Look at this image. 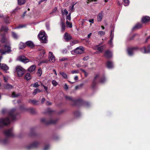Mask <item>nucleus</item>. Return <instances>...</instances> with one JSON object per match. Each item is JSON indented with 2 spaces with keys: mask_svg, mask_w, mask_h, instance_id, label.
<instances>
[{
  "mask_svg": "<svg viewBox=\"0 0 150 150\" xmlns=\"http://www.w3.org/2000/svg\"><path fill=\"white\" fill-rule=\"evenodd\" d=\"M18 47L20 49L23 50L26 47V44L21 42L19 43Z\"/></svg>",
  "mask_w": 150,
  "mask_h": 150,
  "instance_id": "obj_23",
  "label": "nucleus"
},
{
  "mask_svg": "<svg viewBox=\"0 0 150 150\" xmlns=\"http://www.w3.org/2000/svg\"><path fill=\"white\" fill-rule=\"evenodd\" d=\"M136 35H137V34H134L130 36L128 38V40L130 41L133 40Z\"/></svg>",
  "mask_w": 150,
  "mask_h": 150,
  "instance_id": "obj_41",
  "label": "nucleus"
},
{
  "mask_svg": "<svg viewBox=\"0 0 150 150\" xmlns=\"http://www.w3.org/2000/svg\"><path fill=\"white\" fill-rule=\"evenodd\" d=\"M13 96V97H16L18 96V95H16L15 92H13L12 94Z\"/></svg>",
  "mask_w": 150,
  "mask_h": 150,
  "instance_id": "obj_64",
  "label": "nucleus"
},
{
  "mask_svg": "<svg viewBox=\"0 0 150 150\" xmlns=\"http://www.w3.org/2000/svg\"><path fill=\"white\" fill-rule=\"evenodd\" d=\"M123 4L125 6H127L129 4V0H123Z\"/></svg>",
  "mask_w": 150,
  "mask_h": 150,
  "instance_id": "obj_38",
  "label": "nucleus"
},
{
  "mask_svg": "<svg viewBox=\"0 0 150 150\" xmlns=\"http://www.w3.org/2000/svg\"><path fill=\"white\" fill-rule=\"evenodd\" d=\"M80 70L84 73L85 76L87 77L88 76V74L84 70L81 69Z\"/></svg>",
  "mask_w": 150,
  "mask_h": 150,
  "instance_id": "obj_49",
  "label": "nucleus"
},
{
  "mask_svg": "<svg viewBox=\"0 0 150 150\" xmlns=\"http://www.w3.org/2000/svg\"><path fill=\"white\" fill-rule=\"evenodd\" d=\"M12 35L13 38L16 39H18V37L17 34L15 32H12Z\"/></svg>",
  "mask_w": 150,
  "mask_h": 150,
  "instance_id": "obj_37",
  "label": "nucleus"
},
{
  "mask_svg": "<svg viewBox=\"0 0 150 150\" xmlns=\"http://www.w3.org/2000/svg\"><path fill=\"white\" fill-rule=\"evenodd\" d=\"M74 4L73 5L71 6H70L69 7V8L71 10V11L72 12H73L74 11Z\"/></svg>",
  "mask_w": 150,
  "mask_h": 150,
  "instance_id": "obj_51",
  "label": "nucleus"
},
{
  "mask_svg": "<svg viewBox=\"0 0 150 150\" xmlns=\"http://www.w3.org/2000/svg\"><path fill=\"white\" fill-rule=\"evenodd\" d=\"M4 22L6 23H9V18L8 17H7L4 19Z\"/></svg>",
  "mask_w": 150,
  "mask_h": 150,
  "instance_id": "obj_50",
  "label": "nucleus"
},
{
  "mask_svg": "<svg viewBox=\"0 0 150 150\" xmlns=\"http://www.w3.org/2000/svg\"><path fill=\"white\" fill-rule=\"evenodd\" d=\"M19 113L16 111V109L13 108L8 113V117L0 118V127L7 126L10 123V119L12 121H14L16 119V116Z\"/></svg>",
  "mask_w": 150,
  "mask_h": 150,
  "instance_id": "obj_1",
  "label": "nucleus"
},
{
  "mask_svg": "<svg viewBox=\"0 0 150 150\" xmlns=\"http://www.w3.org/2000/svg\"><path fill=\"white\" fill-rule=\"evenodd\" d=\"M65 98L67 100H69L72 102H73V103L72 104L73 105H77L78 102L76 101L77 100V99L75 100L72 98V97L68 96H65Z\"/></svg>",
  "mask_w": 150,
  "mask_h": 150,
  "instance_id": "obj_10",
  "label": "nucleus"
},
{
  "mask_svg": "<svg viewBox=\"0 0 150 150\" xmlns=\"http://www.w3.org/2000/svg\"><path fill=\"white\" fill-rule=\"evenodd\" d=\"M31 86H33L35 88H37L38 87L39 85L38 84V83L37 82H36L34 84H32Z\"/></svg>",
  "mask_w": 150,
  "mask_h": 150,
  "instance_id": "obj_43",
  "label": "nucleus"
},
{
  "mask_svg": "<svg viewBox=\"0 0 150 150\" xmlns=\"http://www.w3.org/2000/svg\"><path fill=\"white\" fill-rule=\"evenodd\" d=\"M40 144V143L37 141H35L33 142L31 144L26 146V148L28 150L31 149H35L37 148Z\"/></svg>",
  "mask_w": 150,
  "mask_h": 150,
  "instance_id": "obj_6",
  "label": "nucleus"
},
{
  "mask_svg": "<svg viewBox=\"0 0 150 150\" xmlns=\"http://www.w3.org/2000/svg\"><path fill=\"white\" fill-rule=\"evenodd\" d=\"M84 49L81 46L76 48L74 50L75 53L79 54H80L83 53Z\"/></svg>",
  "mask_w": 150,
  "mask_h": 150,
  "instance_id": "obj_11",
  "label": "nucleus"
},
{
  "mask_svg": "<svg viewBox=\"0 0 150 150\" xmlns=\"http://www.w3.org/2000/svg\"><path fill=\"white\" fill-rule=\"evenodd\" d=\"M74 115L76 117H79L81 115L80 113L78 111H76L74 112Z\"/></svg>",
  "mask_w": 150,
  "mask_h": 150,
  "instance_id": "obj_39",
  "label": "nucleus"
},
{
  "mask_svg": "<svg viewBox=\"0 0 150 150\" xmlns=\"http://www.w3.org/2000/svg\"><path fill=\"white\" fill-rule=\"evenodd\" d=\"M103 17V16L102 12L99 13L97 16L98 21L99 22L101 21H102Z\"/></svg>",
  "mask_w": 150,
  "mask_h": 150,
  "instance_id": "obj_28",
  "label": "nucleus"
},
{
  "mask_svg": "<svg viewBox=\"0 0 150 150\" xmlns=\"http://www.w3.org/2000/svg\"><path fill=\"white\" fill-rule=\"evenodd\" d=\"M76 101L78 102L77 105H83L86 107H88L90 105V104L88 102L84 101L81 99H78Z\"/></svg>",
  "mask_w": 150,
  "mask_h": 150,
  "instance_id": "obj_8",
  "label": "nucleus"
},
{
  "mask_svg": "<svg viewBox=\"0 0 150 150\" xmlns=\"http://www.w3.org/2000/svg\"><path fill=\"white\" fill-rule=\"evenodd\" d=\"M31 78V75L29 73H27L24 77V79H26L27 81L30 80Z\"/></svg>",
  "mask_w": 150,
  "mask_h": 150,
  "instance_id": "obj_30",
  "label": "nucleus"
},
{
  "mask_svg": "<svg viewBox=\"0 0 150 150\" xmlns=\"http://www.w3.org/2000/svg\"><path fill=\"white\" fill-rule=\"evenodd\" d=\"M64 88L66 90H67L68 89V86L66 83L64 84Z\"/></svg>",
  "mask_w": 150,
  "mask_h": 150,
  "instance_id": "obj_63",
  "label": "nucleus"
},
{
  "mask_svg": "<svg viewBox=\"0 0 150 150\" xmlns=\"http://www.w3.org/2000/svg\"><path fill=\"white\" fill-rule=\"evenodd\" d=\"M142 27V25L139 23L136 24L132 28V30L134 31L135 30L139 29L141 28Z\"/></svg>",
  "mask_w": 150,
  "mask_h": 150,
  "instance_id": "obj_17",
  "label": "nucleus"
},
{
  "mask_svg": "<svg viewBox=\"0 0 150 150\" xmlns=\"http://www.w3.org/2000/svg\"><path fill=\"white\" fill-rule=\"evenodd\" d=\"M58 119L52 120L51 119L48 120L45 118H42L41 120V122L46 125L54 124L58 121Z\"/></svg>",
  "mask_w": 150,
  "mask_h": 150,
  "instance_id": "obj_3",
  "label": "nucleus"
},
{
  "mask_svg": "<svg viewBox=\"0 0 150 150\" xmlns=\"http://www.w3.org/2000/svg\"><path fill=\"white\" fill-rule=\"evenodd\" d=\"M89 57L88 56H87L84 57L83 59V60L84 61H86L88 59H89Z\"/></svg>",
  "mask_w": 150,
  "mask_h": 150,
  "instance_id": "obj_62",
  "label": "nucleus"
},
{
  "mask_svg": "<svg viewBox=\"0 0 150 150\" xmlns=\"http://www.w3.org/2000/svg\"><path fill=\"white\" fill-rule=\"evenodd\" d=\"M16 71L18 77L22 76L26 71L25 70L20 66H18L16 67Z\"/></svg>",
  "mask_w": 150,
  "mask_h": 150,
  "instance_id": "obj_4",
  "label": "nucleus"
},
{
  "mask_svg": "<svg viewBox=\"0 0 150 150\" xmlns=\"http://www.w3.org/2000/svg\"><path fill=\"white\" fill-rule=\"evenodd\" d=\"M150 20V17L146 16H144L143 17L142 19V21L143 23H146L148 21H149Z\"/></svg>",
  "mask_w": 150,
  "mask_h": 150,
  "instance_id": "obj_21",
  "label": "nucleus"
},
{
  "mask_svg": "<svg viewBox=\"0 0 150 150\" xmlns=\"http://www.w3.org/2000/svg\"><path fill=\"white\" fill-rule=\"evenodd\" d=\"M83 85V84L82 83L79 85H77L75 87V89L76 90L79 89L81 88L82 86Z\"/></svg>",
  "mask_w": 150,
  "mask_h": 150,
  "instance_id": "obj_42",
  "label": "nucleus"
},
{
  "mask_svg": "<svg viewBox=\"0 0 150 150\" xmlns=\"http://www.w3.org/2000/svg\"><path fill=\"white\" fill-rule=\"evenodd\" d=\"M4 89H11L13 88V86L9 84H4L3 86Z\"/></svg>",
  "mask_w": 150,
  "mask_h": 150,
  "instance_id": "obj_20",
  "label": "nucleus"
},
{
  "mask_svg": "<svg viewBox=\"0 0 150 150\" xmlns=\"http://www.w3.org/2000/svg\"><path fill=\"white\" fill-rule=\"evenodd\" d=\"M18 60L25 63L29 62V59L24 56H20L18 57Z\"/></svg>",
  "mask_w": 150,
  "mask_h": 150,
  "instance_id": "obj_12",
  "label": "nucleus"
},
{
  "mask_svg": "<svg viewBox=\"0 0 150 150\" xmlns=\"http://www.w3.org/2000/svg\"><path fill=\"white\" fill-rule=\"evenodd\" d=\"M49 145H46L44 148L43 150H47L49 148Z\"/></svg>",
  "mask_w": 150,
  "mask_h": 150,
  "instance_id": "obj_61",
  "label": "nucleus"
},
{
  "mask_svg": "<svg viewBox=\"0 0 150 150\" xmlns=\"http://www.w3.org/2000/svg\"><path fill=\"white\" fill-rule=\"evenodd\" d=\"M4 47L5 50L3 49L0 50V53H1L2 55L5 54L6 53H9L11 52V47L10 46L5 45Z\"/></svg>",
  "mask_w": 150,
  "mask_h": 150,
  "instance_id": "obj_5",
  "label": "nucleus"
},
{
  "mask_svg": "<svg viewBox=\"0 0 150 150\" xmlns=\"http://www.w3.org/2000/svg\"><path fill=\"white\" fill-rule=\"evenodd\" d=\"M139 49V48L138 47H129L127 49L128 54L129 56H132L134 54V51L138 50Z\"/></svg>",
  "mask_w": 150,
  "mask_h": 150,
  "instance_id": "obj_9",
  "label": "nucleus"
},
{
  "mask_svg": "<svg viewBox=\"0 0 150 150\" xmlns=\"http://www.w3.org/2000/svg\"><path fill=\"white\" fill-rule=\"evenodd\" d=\"M30 101L34 105H37V103L38 102V101H36L34 100H30Z\"/></svg>",
  "mask_w": 150,
  "mask_h": 150,
  "instance_id": "obj_52",
  "label": "nucleus"
},
{
  "mask_svg": "<svg viewBox=\"0 0 150 150\" xmlns=\"http://www.w3.org/2000/svg\"><path fill=\"white\" fill-rule=\"evenodd\" d=\"M45 35V32H43L40 33L38 34V38L40 40Z\"/></svg>",
  "mask_w": 150,
  "mask_h": 150,
  "instance_id": "obj_32",
  "label": "nucleus"
},
{
  "mask_svg": "<svg viewBox=\"0 0 150 150\" xmlns=\"http://www.w3.org/2000/svg\"><path fill=\"white\" fill-rule=\"evenodd\" d=\"M40 40L43 43H46V41H47V38L46 36H44L42 38L40 39Z\"/></svg>",
  "mask_w": 150,
  "mask_h": 150,
  "instance_id": "obj_40",
  "label": "nucleus"
},
{
  "mask_svg": "<svg viewBox=\"0 0 150 150\" xmlns=\"http://www.w3.org/2000/svg\"><path fill=\"white\" fill-rule=\"evenodd\" d=\"M104 56L107 59H110L112 57V53L109 50H106L105 52Z\"/></svg>",
  "mask_w": 150,
  "mask_h": 150,
  "instance_id": "obj_13",
  "label": "nucleus"
},
{
  "mask_svg": "<svg viewBox=\"0 0 150 150\" xmlns=\"http://www.w3.org/2000/svg\"><path fill=\"white\" fill-rule=\"evenodd\" d=\"M13 131L12 128L8 129L4 131V134L7 137H13Z\"/></svg>",
  "mask_w": 150,
  "mask_h": 150,
  "instance_id": "obj_7",
  "label": "nucleus"
},
{
  "mask_svg": "<svg viewBox=\"0 0 150 150\" xmlns=\"http://www.w3.org/2000/svg\"><path fill=\"white\" fill-rule=\"evenodd\" d=\"M35 68L36 66L35 65H33L30 67L28 70L29 72H32L35 70Z\"/></svg>",
  "mask_w": 150,
  "mask_h": 150,
  "instance_id": "obj_25",
  "label": "nucleus"
},
{
  "mask_svg": "<svg viewBox=\"0 0 150 150\" xmlns=\"http://www.w3.org/2000/svg\"><path fill=\"white\" fill-rule=\"evenodd\" d=\"M18 4L19 5L24 4L26 2L25 0H18Z\"/></svg>",
  "mask_w": 150,
  "mask_h": 150,
  "instance_id": "obj_31",
  "label": "nucleus"
},
{
  "mask_svg": "<svg viewBox=\"0 0 150 150\" xmlns=\"http://www.w3.org/2000/svg\"><path fill=\"white\" fill-rule=\"evenodd\" d=\"M105 34V32L103 31H99L98 32V34L101 36Z\"/></svg>",
  "mask_w": 150,
  "mask_h": 150,
  "instance_id": "obj_56",
  "label": "nucleus"
},
{
  "mask_svg": "<svg viewBox=\"0 0 150 150\" xmlns=\"http://www.w3.org/2000/svg\"><path fill=\"white\" fill-rule=\"evenodd\" d=\"M6 33V32H1L0 30V35L2 36V37H5Z\"/></svg>",
  "mask_w": 150,
  "mask_h": 150,
  "instance_id": "obj_53",
  "label": "nucleus"
},
{
  "mask_svg": "<svg viewBox=\"0 0 150 150\" xmlns=\"http://www.w3.org/2000/svg\"><path fill=\"white\" fill-rule=\"evenodd\" d=\"M71 13H70L66 17V19L68 20H70L71 19Z\"/></svg>",
  "mask_w": 150,
  "mask_h": 150,
  "instance_id": "obj_57",
  "label": "nucleus"
},
{
  "mask_svg": "<svg viewBox=\"0 0 150 150\" xmlns=\"http://www.w3.org/2000/svg\"><path fill=\"white\" fill-rule=\"evenodd\" d=\"M49 62L48 60H42L40 61V63H47Z\"/></svg>",
  "mask_w": 150,
  "mask_h": 150,
  "instance_id": "obj_58",
  "label": "nucleus"
},
{
  "mask_svg": "<svg viewBox=\"0 0 150 150\" xmlns=\"http://www.w3.org/2000/svg\"><path fill=\"white\" fill-rule=\"evenodd\" d=\"M142 52L144 53H150V45H149L146 48L145 46L141 48L140 49Z\"/></svg>",
  "mask_w": 150,
  "mask_h": 150,
  "instance_id": "obj_14",
  "label": "nucleus"
},
{
  "mask_svg": "<svg viewBox=\"0 0 150 150\" xmlns=\"http://www.w3.org/2000/svg\"><path fill=\"white\" fill-rule=\"evenodd\" d=\"M0 41L2 43H5L6 42V38L5 37H2Z\"/></svg>",
  "mask_w": 150,
  "mask_h": 150,
  "instance_id": "obj_47",
  "label": "nucleus"
},
{
  "mask_svg": "<svg viewBox=\"0 0 150 150\" xmlns=\"http://www.w3.org/2000/svg\"><path fill=\"white\" fill-rule=\"evenodd\" d=\"M106 81V79L104 75L103 74L100 75L99 74H97L94 77L91 84L92 88L94 89L96 85L98 82L103 83H104Z\"/></svg>",
  "mask_w": 150,
  "mask_h": 150,
  "instance_id": "obj_2",
  "label": "nucleus"
},
{
  "mask_svg": "<svg viewBox=\"0 0 150 150\" xmlns=\"http://www.w3.org/2000/svg\"><path fill=\"white\" fill-rule=\"evenodd\" d=\"M112 32H113L112 30H111V35L110 36V40H112L113 38V36L114 34L113 33H112Z\"/></svg>",
  "mask_w": 150,
  "mask_h": 150,
  "instance_id": "obj_54",
  "label": "nucleus"
},
{
  "mask_svg": "<svg viewBox=\"0 0 150 150\" xmlns=\"http://www.w3.org/2000/svg\"><path fill=\"white\" fill-rule=\"evenodd\" d=\"M8 30V28L7 27L2 26L1 27L0 31L1 32H7Z\"/></svg>",
  "mask_w": 150,
  "mask_h": 150,
  "instance_id": "obj_27",
  "label": "nucleus"
},
{
  "mask_svg": "<svg viewBox=\"0 0 150 150\" xmlns=\"http://www.w3.org/2000/svg\"><path fill=\"white\" fill-rule=\"evenodd\" d=\"M107 67L108 69H111L113 67V62L110 61H108L106 63Z\"/></svg>",
  "mask_w": 150,
  "mask_h": 150,
  "instance_id": "obj_22",
  "label": "nucleus"
},
{
  "mask_svg": "<svg viewBox=\"0 0 150 150\" xmlns=\"http://www.w3.org/2000/svg\"><path fill=\"white\" fill-rule=\"evenodd\" d=\"M49 61L52 62H53L55 61V57L54 55L53 54V53L51 52H50L49 53Z\"/></svg>",
  "mask_w": 150,
  "mask_h": 150,
  "instance_id": "obj_16",
  "label": "nucleus"
},
{
  "mask_svg": "<svg viewBox=\"0 0 150 150\" xmlns=\"http://www.w3.org/2000/svg\"><path fill=\"white\" fill-rule=\"evenodd\" d=\"M0 67L1 69L4 70L6 71L9 69V67L6 65L4 64H1L0 63Z\"/></svg>",
  "mask_w": 150,
  "mask_h": 150,
  "instance_id": "obj_19",
  "label": "nucleus"
},
{
  "mask_svg": "<svg viewBox=\"0 0 150 150\" xmlns=\"http://www.w3.org/2000/svg\"><path fill=\"white\" fill-rule=\"evenodd\" d=\"M71 73L72 74L78 73H79V71L77 70H73L71 71Z\"/></svg>",
  "mask_w": 150,
  "mask_h": 150,
  "instance_id": "obj_59",
  "label": "nucleus"
},
{
  "mask_svg": "<svg viewBox=\"0 0 150 150\" xmlns=\"http://www.w3.org/2000/svg\"><path fill=\"white\" fill-rule=\"evenodd\" d=\"M42 71L41 69L40 68L39 69H38V71L37 72V74H39V75H38L39 76H40L42 75Z\"/></svg>",
  "mask_w": 150,
  "mask_h": 150,
  "instance_id": "obj_44",
  "label": "nucleus"
},
{
  "mask_svg": "<svg viewBox=\"0 0 150 150\" xmlns=\"http://www.w3.org/2000/svg\"><path fill=\"white\" fill-rule=\"evenodd\" d=\"M72 38L71 36L67 33H66L64 35V39L66 41H69Z\"/></svg>",
  "mask_w": 150,
  "mask_h": 150,
  "instance_id": "obj_18",
  "label": "nucleus"
},
{
  "mask_svg": "<svg viewBox=\"0 0 150 150\" xmlns=\"http://www.w3.org/2000/svg\"><path fill=\"white\" fill-rule=\"evenodd\" d=\"M66 23L67 26L69 27L70 28L72 27V25L71 23L69 22L68 21H67Z\"/></svg>",
  "mask_w": 150,
  "mask_h": 150,
  "instance_id": "obj_46",
  "label": "nucleus"
},
{
  "mask_svg": "<svg viewBox=\"0 0 150 150\" xmlns=\"http://www.w3.org/2000/svg\"><path fill=\"white\" fill-rule=\"evenodd\" d=\"M61 25L62 26V31L63 32L65 30V23L64 22L62 21Z\"/></svg>",
  "mask_w": 150,
  "mask_h": 150,
  "instance_id": "obj_33",
  "label": "nucleus"
},
{
  "mask_svg": "<svg viewBox=\"0 0 150 150\" xmlns=\"http://www.w3.org/2000/svg\"><path fill=\"white\" fill-rule=\"evenodd\" d=\"M26 46L31 48H33L35 46V45L31 41H28L25 42Z\"/></svg>",
  "mask_w": 150,
  "mask_h": 150,
  "instance_id": "obj_15",
  "label": "nucleus"
},
{
  "mask_svg": "<svg viewBox=\"0 0 150 150\" xmlns=\"http://www.w3.org/2000/svg\"><path fill=\"white\" fill-rule=\"evenodd\" d=\"M30 136H35L36 135V133L35 132V129L34 128H32L30 129Z\"/></svg>",
  "mask_w": 150,
  "mask_h": 150,
  "instance_id": "obj_35",
  "label": "nucleus"
},
{
  "mask_svg": "<svg viewBox=\"0 0 150 150\" xmlns=\"http://www.w3.org/2000/svg\"><path fill=\"white\" fill-rule=\"evenodd\" d=\"M54 111L51 110L50 108L47 109L44 113L45 114H47L49 115H51L54 113Z\"/></svg>",
  "mask_w": 150,
  "mask_h": 150,
  "instance_id": "obj_24",
  "label": "nucleus"
},
{
  "mask_svg": "<svg viewBox=\"0 0 150 150\" xmlns=\"http://www.w3.org/2000/svg\"><path fill=\"white\" fill-rule=\"evenodd\" d=\"M8 140L7 138H5L2 140L1 142L4 144H6L8 142Z\"/></svg>",
  "mask_w": 150,
  "mask_h": 150,
  "instance_id": "obj_48",
  "label": "nucleus"
},
{
  "mask_svg": "<svg viewBox=\"0 0 150 150\" xmlns=\"http://www.w3.org/2000/svg\"><path fill=\"white\" fill-rule=\"evenodd\" d=\"M105 47L104 45H102L100 47H98L97 48V49L100 52H102L103 50V47Z\"/></svg>",
  "mask_w": 150,
  "mask_h": 150,
  "instance_id": "obj_36",
  "label": "nucleus"
},
{
  "mask_svg": "<svg viewBox=\"0 0 150 150\" xmlns=\"http://www.w3.org/2000/svg\"><path fill=\"white\" fill-rule=\"evenodd\" d=\"M27 111H29L31 114H34L36 113L35 109L32 108H28L26 109Z\"/></svg>",
  "mask_w": 150,
  "mask_h": 150,
  "instance_id": "obj_26",
  "label": "nucleus"
},
{
  "mask_svg": "<svg viewBox=\"0 0 150 150\" xmlns=\"http://www.w3.org/2000/svg\"><path fill=\"white\" fill-rule=\"evenodd\" d=\"M52 83L54 86H56L57 84V83L55 80H53L52 81Z\"/></svg>",
  "mask_w": 150,
  "mask_h": 150,
  "instance_id": "obj_55",
  "label": "nucleus"
},
{
  "mask_svg": "<svg viewBox=\"0 0 150 150\" xmlns=\"http://www.w3.org/2000/svg\"><path fill=\"white\" fill-rule=\"evenodd\" d=\"M42 91V90H40V89L38 88H36L34 89L33 92V94L34 95H35L37 93H40Z\"/></svg>",
  "mask_w": 150,
  "mask_h": 150,
  "instance_id": "obj_34",
  "label": "nucleus"
},
{
  "mask_svg": "<svg viewBox=\"0 0 150 150\" xmlns=\"http://www.w3.org/2000/svg\"><path fill=\"white\" fill-rule=\"evenodd\" d=\"M59 74L62 76L65 79H67V78L68 76L67 74L65 72H60Z\"/></svg>",
  "mask_w": 150,
  "mask_h": 150,
  "instance_id": "obj_29",
  "label": "nucleus"
},
{
  "mask_svg": "<svg viewBox=\"0 0 150 150\" xmlns=\"http://www.w3.org/2000/svg\"><path fill=\"white\" fill-rule=\"evenodd\" d=\"M21 8L20 7H17L14 10H13V13H15L18 10H20Z\"/></svg>",
  "mask_w": 150,
  "mask_h": 150,
  "instance_id": "obj_60",
  "label": "nucleus"
},
{
  "mask_svg": "<svg viewBox=\"0 0 150 150\" xmlns=\"http://www.w3.org/2000/svg\"><path fill=\"white\" fill-rule=\"evenodd\" d=\"M20 108L21 110H22L27 111L26 109L27 108H25L23 105H21L20 106Z\"/></svg>",
  "mask_w": 150,
  "mask_h": 150,
  "instance_id": "obj_45",
  "label": "nucleus"
}]
</instances>
